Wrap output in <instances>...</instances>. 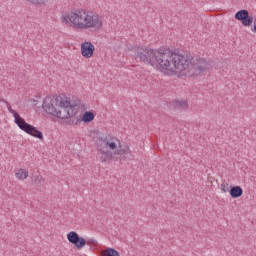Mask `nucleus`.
Returning <instances> with one entry per match:
<instances>
[{
  "label": "nucleus",
  "instance_id": "obj_1",
  "mask_svg": "<svg viewBox=\"0 0 256 256\" xmlns=\"http://www.w3.org/2000/svg\"><path fill=\"white\" fill-rule=\"evenodd\" d=\"M154 67L165 73H183L188 77H197L204 71L209 70V62L205 58H195L191 54H179L169 48H158L154 59Z\"/></svg>",
  "mask_w": 256,
  "mask_h": 256
},
{
  "label": "nucleus",
  "instance_id": "obj_2",
  "mask_svg": "<svg viewBox=\"0 0 256 256\" xmlns=\"http://www.w3.org/2000/svg\"><path fill=\"white\" fill-rule=\"evenodd\" d=\"M62 21L63 23H72V25L78 29H89L91 27L101 29V27H103V19L99 18V15H89V13L83 9L68 12L66 15L62 16Z\"/></svg>",
  "mask_w": 256,
  "mask_h": 256
},
{
  "label": "nucleus",
  "instance_id": "obj_3",
  "mask_svg": "<svg viewBox=\"0 0 256 256\" xmlns=\"http://www.w3.org/2000/svg\"><path fill=\"white\" fill-rule=\"evenodd\" d=\"M42 109L48 115L57 117V119H69L67 111L68 102L65 101V94L46 96L42 102Z\"/></svg>",
  "mask_w": 256,
  "mask_h": 256
},
{
  "label": "nucleus",
  "instance_id": "obj_4",
  "mask_svg": "<svg viewBox=\"0 0 256 256\" xmlns=\"http://www.w3.org/2000/svg\"><path fill=\"white\" fill-rule=\"evenodd\" d=\"M98 153L102 163H107V161H111V159H116V161L119 159L121 162L127 159V154L131 153V150L127 144H121V142H119L118 149L114 152L109 151L107 147H103V144L98 145Z\"/></svg>",
  "mask_w": 256,
  "mask_h": 256
},
{
  "label": "nucleus",
  "instance_id": "obj_5",
  "mask_svg": "<svg viewBox=\"0 0 256 256\" xmlns=\"http://www.w3.org/2000/svg\"><path fill=\"white\" fill-rule=\"evenodd\" d=\"M128 50L131 51V55L136 59V61L145 63L146 65H151V67H155L157 49L135 45L128 48Z\"/></svg>",
  "mask_w": 256,
  "mask_h": 256
},
{
  "label": "nucleus",
  "instance_id": "obj_6",
  "mask_svg": "<svg viewBox=\"0 0 256 256\" xmlns=\"http://www.w3.org/2000/svg\"><path fill=\"white\" fill-rule=\"evenodd\" d=\"M10 113L13 114L14 117V123L21 129V131H24V133H27L28 135H31L32 137H35L36 139H40V141H43V132L39 131L37 127L27 123L21 115H19V112L17 110H13L11 106H9Z\"/></svg>",
  "mask_w": 256,
  "mask_h": 256
},
{
  "label": "nucleus",
  "instance_id": "obj_7",
  "mask_svg": "<svg viewBox=\"0 0 256 256\" xmlns=\"http://www.w3.org/2000/svg\"><path fill=\"white\" fill-rule=\"evenodd\" d=\"M67 239L71 245H74L75 249H83L85 245H87V240L85 238L79 236L76 231H71L67 234Z\"/></svg>",
  "mask_w": 256,
  "mask_h": 256
},
{
  "label": "nucleus",
  "instance_id": "obj_8",
  "mask_svg": "<svg viewBox=\"0 0 256 256\" xmlns=\"http://www.w3.org/2000/svg\"><path fill=\"white\" fill-rule=\"evenodd\" d=\"M64 101L68 103L67 105V112L69 113L68 119H72V117H75L77 113H79V109H81V100L78 98H73V100H67V98L64 95Z\"/></svg>",
  "mask_w": 256,
  "mask_h": 256
},
{
  "label": "nucleus",
  "instance_id": "obj_9",
  "mask_svg": "<svg viewBox=\"0 0 256 256\" xmlns=\"http://www.w3.org/2000/svg\"><path fill=\"white\" fill-rule=\"evenodd\" d=\"M95 53V45L91 42H83L81 44V55L85 59H91Z\"/></svg>",
  "mask_w": 256,
  "mask_h": 256
},
{
  "label": "nucleus",
  "instance_id": "obj_10",
  "mask_svg": "<svg viewBox=\"0 0 256 256\" xmlns=\"http://www.w3.org/2000/svg\"><path fill=\"white\" fill-rule=\"evenodd\" d=\"M243 196V188L241 186H231L230 187V197L232 199H239V197Z\"/></svg>",
  "mask_w": 256,
  "mask_h": 256
},
{
  "label": "nucleus",
  "instance_id": "obj_11",
  "mask_svg": "<svg viewBox=\"0 0 256 256\" xmlns=\"http://www.w3.org/2000/svg\"><path fill=\"white\" fill-rule=\"evenodd\" d=\"M99 141H102L103 147H106V149H108V150L110 149V151H117V149H119V147H117V143L109 142L107 137L99 138Z\"/></svg>",
  "mask_w": 256,
  "mask_h": 256
},
{
  "label": "nucleus",
  "instance_id": "obj_12",
  "mask_svg": "<svg viewBox=\"0 0 256 256\" xmlns=\"http://www.w3.org/2000/svg\"><path fill=\"white\" fill-rule=\"evenodd\" d=\"M95 119V113L91 111H85L83 115L81 116V121L83 123H91Z\"/></svg>",
  "mask_w": 256,
  "mask_h": 256
},
{
  "label": "nucleus",
  "instance_id": "obj_13",
  "mask_svg": "<svg viewBox=\"0 0 256 256\" xmlns=\"http://www.w3.org/2000/svg\"><path fill=\"white\" fill-rule=\"evenodd\" d=\"M15 175L20 181H25V179L29 177V171L20 168L18 172L15 173Z\"/></svg>",
  "mask_w": 256,
  "mask_h": 256
},
{
  "label": "nucleus",
  "instance_id": "obj_14",
  "mask_svg": "<svg viewBox=\"0 0 256 256\" xmlns=\"http://www.w3.org/2000/svg\"><path fill=\"white\" fill-rule=\"evenodd\" d=\"M100 256H121V254L115 248L108 247L100 254Z\"/></svg>",
  "mask_w": 256,
  "mask_h": 256
},
{
  "label": "nucleus",
  "instance_id": "obj_15",
  "mask_svg": "<svg viewBox=\"0 0 256 256\" xmlns=\"http://www.w3.org/2000/svg\"><path fill=\"white\" fill-rule=\"evenodd\" d=\"M248 13H249V10L242 9V10H239L238 12H236L234 17L237 21L242 22L243 19H245L247 17Z\"/></svg>",
  "mask_w": 256,
  "mask_h": 256
},
{
  "label": "nucleus",
  "instance_id": "obj_16",
  "mask_svg": "<svg viewBox=\"0 0 256 256\" xmlns=\"http://www.w3.org/2000/svg\"><path fill=\"white\" fill-rule=\"evenodd\" d=\"M176 109H189V104L185 100H177L175 102Z\"/></svg>",
  "mask_w": 256,
  "mask_h": 256
},
{
  "label": "nucleus",
  "instance_id": "obj_17",
  "mask_svg": "<svg viewBox=\"0 0 256 256\" xmlns=\"http://www.w3.org/2000/svg\"><path fill=\"white\" fill-rule=\"evenodd\" d=\"M241 23L244 27H251L253 25V16L248 13Z\"/></svg>",
  "mask_w": 256,
  "mask_h": 256
},
{
  "label": "nucleus",
  "instance_id": "obj_18",
  "mask_svg": "<svg viewBox=\"0 0 256 256\" xmlns=\"http://www.w3.org/2000/svg\"><path fill=\"white\" fill-rule=\"evenodd\" d=\"M44 182L45 180H43V176L36 175L32 177V183H34V185H36L37 187H41Z\"/></svg>",
  "mask_w": 256,
  "mask_h": 256
},
{
  "label": "nucleus",
  "instance_id": "obj_19",
  "mask_svg": "<svg viewBox=\"0 0 256 256\" xmlns=\"http://www.w3.org/2000/svg\"><path fill=\"white\" fill-rule=\"evenodd\" d=\"M220 189H221V191H223V193H231V186H229L228 183L223 182L220 185Z\"/></svg>",
  "mask_w": 256,
  "mask_h": 256
},
{
  "label": "nucleus",
  "instance_id": "obj_20",
  "mask_svg": "<svg viewBox=\"0 0 256 256\" xmlns=\"http://www.w3.org/2000/svg\"><path fill=\"white\" fill-rule=\"evenodd\" d=\"M28 3H33V5H45L49 0H26Z\"/></svg>",
  "mask_w": 256,
  "mask_h": 256
},
{
  "label": "nucleus",
  "instance_id": "obj_21",
  "mask_svg": "<svg viewBox=\"0 0 256 256\" xmlns=\"http://www.w3.org/2000/svg\"><path fill=\"white\" fill-rule=\"evenodd\" d=\"M79 121H80L79 119H77V120L70 119L67 123H68V125H78Z\"/></svg>",
  "mask_w": 256,
  "mask_h": 256
},
{
  "label": "nucleus",
  "instance_id": "obj_22",
  "mask_svg": "<svg viewBox=\"0 0 256 256\" xmlns=\"http://www.w3.org/2000/svg\"><path fill=\"white\" fill-rule=\"evenodd\" d=\"M97 241L93 240V239H89L88 241H86V245H96Z\"/></svg>",
  "mask_w": 256,
  "mask_h": 256
},
{
  "label": "nucleus",
  "instance_id": "obj_23",
  "mask_svg": "<svg viewBox=\"0 0 256 256\" xmlns=\"http://www.w3.org/2000/svg\"><path fill=\"white\" fill-rule=\"evenodd\" d=\"M252 31H254V33H256V18L254 19V27L252 28Z\"/></svg>",
  "mask_w": 256,
  "mask_h": 256
},
{
  "label": "nucleus",
  "instance_id": "obj_24",
  "mask_svg": "<svg viewBox=\"0 0 256 256\" xmlns=\"http://www.w3.org/2000/svg\"><path fill=\"white\" fill-rule=\"evenodd\" d=\"M34 105H39V100H34Z\"/></svg>",
  "mask_w": 256,
  "mask_h": 256
}]
</instances>
